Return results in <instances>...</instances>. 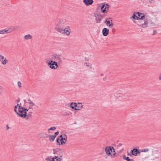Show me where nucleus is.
I'll list each match as a JSON object with an SVG mask.
<instances>
[{"mask_svg":"<svg viewBox=\"0 0 161 161\" xmlns=\"http://www.w3.org/2000/svg\"><path fill=\"white\" fill-rule=\"evenodd\" d=\"M65 20L63 19H59L55 22L56 28L58 32V29L64 28L65 26Z\"/></svg>","mask_w":161,"mask_h":161,"instance_id":"f257e3e1","label":"nucleus"},{"mask_svg":"<svg viewBox=\"0 0 161 161\" xmlns=\"http://www.w3.org/2000/svg\"><path fill=\"white\" fill-rule=\"evenodd\" d=\"M71 29L69 26H67L64 28H60L58 30V32L67 36H69L70 33Z\"/></svg>","mask_w":161,"mask_h":161,"instance_id":"f03ea898","label":"nucleus"},{"mask_svg":"<svg viewBox=\"0 0 161 161\" xmlns=\"http://www.w3.org/2000/svg\"><path fill=\"white\" fill-rule=\"evenodd\" d=\"M70 106L72 109L75 110H80L82 108L83 105L80 103H70Z\"/></svg>","mask_w":161,"mask_h":161,"instance_id":"7ed1b4c3","label":"nucleus"},{"mask_svg":"<svg viewBox=\"0 0 161 161\" xmlns=\"http://www.w3.org/2000/svg\"><path fill=\"white\" fill-rule=\"evenodd\" d=\"M46 63L49 67L52 69H56L58 66L57 62L53 60L50 61L48 63L46 62Z\"/></svg>","mask_w":161,"mask_h":161,"instance_id":"20e7f679","label":"nucleus"},{"mask_svg":"<svg viewBox=\"0 0 161 161\" xmlns=\"http://www.w3.org/2000/svg\"><path fill=\"white\" fill-rule=\"evenodd\" d=\"M149 20L147 18H145L144 19H142L140 20L137 25L139 26H142L143 28L147 27L148 26V24Z\"/></svg>","mask_w":161,"mask_h":161,"instance_id":"39448f33","label":"nucleus"},{"mask_svg":"<svg viewBox=\"0 0 161 161\" xmlns=\"http://www.w3.org/2000/svg\"><path fill=\"white\" fill-rule=\"evenodd\" d=\"M51 59L55 61H58V63H61L62 61L60 55L58 54H54L51 56Z\"/></svg>","mask_w":161,"mask_h":161,"instance_id":"423d86ee","label":"nucleus"},{"mask_svg":"<svg viewBox=\"0 0 161 161\" xmlns=\"http://www.w3.org/2000/svg\"><path fill=\"white\" fill-rule=\"evenodd\" d=\"M94 16L95 17V19L97 23H100L102 19L104 17V15H101L97 14H95Z\"/></svg>","mask_w":161,"mask_h":161,"instance_id":"0eeeda50","label":"nucleus"},{"mask_svg":"<svg viewBox=\"0 0 161 161\" xmlns=\"http://www.w3.org/2000/svg\"><path fill=\"white\" fill-rule=\"evenodd\" d=\"M109 8V5L108 4H103L101 7V10L103 13H107Z\"/></svg>","mask_w":161,"mask_h":161,"instance_id":"6e6552de","label":"nucleus"},{"mask_svg":"<svg viewBox=\"0 0 161 161\" xmlns=\"http://www.w3.org/2000/svg\"><path fill=\"white\" fill-rule=\"evenodd\" d=\"M111 146L106 147L105 148V152L106 154L109 156L112 157V148Z\"/></svg>","mask_w":161,"mask_h":161,"instance_id":"1a4fd4ad","label":"nucleus"},{"mask_svg":"<svg viewBox=\"0 0 161 161\" xmlns=\"http://www.w3.org/2000/svg\"><path fill=\"white\" fill-rule=\"evenodd\" d=\"M42 134H44L45 135V136L44 137L45 138H47L48 137H49V140L51 142H53L55 137L56 136L53 135H48L47 134H46V133H42Z\"/></svg>","mask_w":161,"mask_h":161,"instance_id":"9d476101","label":"nucleus"},{"mask_svg":"<svg viewBox=\"0 0 161 161\" xmlns=\"http://www.w3.org/2000/svg\"><path fill=\"white\" fill-rule=\"evenodd\" d=\"M160 153L157 151L156 150L153 152L152 156L153 159L154 160L159 157Z\"/></svg>","mask_w":161,"mask_h":161,"instance_id":"9b49d317","label":"nucleus"},{"mask_svg":"<svg viewBox=\"0 0 161 161\" xmlns=\"http://www.w3.org/2000/svg\"><path fill=\"white\" fill-rule=\"evenodd\" d=\"M104 23L106 24V25L108 27H112L113 26L114 24L112 23V20H109V19H107L104 21Z\"/></svg>","mask_w":161,"mask_h":161,"instance_id":"f8f14e48","label":"nucleus"},{"mask_svg":"<svg viewBox=\"0 0 161 161\" xmlns=\"http://www.w3.org/2000/svg\"><path fill=\"white\" fill-rule=\"evenodd\" d=\"M0 60L1 62L3 64L5 65L8 62V61L7 59L6 58L1 55H0Z\"/></svg>","mask_w":161,"mask_h":161,"instance_id":"ddd939ff","label":"nucleus"},{"mask_svg":"<svg viewBox=\"0 0 161 161\" xmlns=\"http://www.w3.org/2000/svg\"><path fill=\"white\" fill-rule=\"evenodd\" d=\"M114 96L116 99L120 100L122 98V94L119 92H117L115 93Z\"/></svg>","mask_w":161,"mask_h":161,"instance_id":"4468645a","label":"nucleus"},{"mask_svg":"<svg viewBox=\"0 0 161 161\" xmlns=\"http://www.w3.org/2000/svg\"><path fill=\"white\" fill-rule=\"evenodd\" d=\"M25 111V114H20V117L23 118H25L26 116H27V112L29 110V109L30 108H25L24 107H23V108H22Z\"/></svg>","mask_w":161,"mask_h":161,"instance_id":"2eb2a0df","label":"nucleus"},{"mask_svg":"<svg viewBox=\"0 0 161 161\" xmlns=\"http://www.w3.org/2000/svg\"><path fill=\"white\" fill-rule=\"evenodd\" d=\"M94 1L93 0H83V2L87 6H89L90 5H92Z\"/></svg>","mask_w":161,"mask_h":161,"instance_id":"dca6fc26","label":"nucleus"},{"mask_svg":"<svg viewBox=\"0 0 161 161\" xmlns=\"http://www.w3.org/2000/svg\"><path fill=\"white\" fill-rule=\"evenodd\" d=\"M28 104H29V108L33 109V106H35L36 104L33 102L30 99H28Z\"/></svg>","mask_w":161,"mask_h":161,"instance_id":"f3484780","label":"nucleus"},{"mask_svg":"<svg viewBox=\"0 0 161 161\" xmlns=\"http://www.w3.org/2000/svg\"><path fill=\"white\" fill-rule=\"evenodd\" d=\"M109 30L107 28H104L102 30V33L103 36H108L109 33Z\"/></svg>","mask_w":161,"mask_h":161,"instance_id":"a211bd4d","label":"nucleus"},{"mask_svg":"<svg viewBox=\"0 0 161 161\" xmlns=\"http://www.w3.org/2000/svg\"><path fill=\"white\" fill-rule=\"evenodd\" d=\"M132 154L134 156H137L138 153L140 154V152H139L138 149L136 148H134L131 151Z\"/></svg>","mask_w":161,"mask_h":161,"instance_id":"6ab92c4d","label":"nucleus"},{"mask_svg":"<svg viewBox=\"0 0 161 161\" xmlns=\"http://www.w3.org/2000/svg\"><path fill=\"white\" fill-rule=\"evenodd\" d=\"M23 108V107L21 106H19V113L18 112L17 113V114H18L19 116H20V114H25V111L22 108Z\"/></svg>","mask_w":161,"mask_h":161,"instance_id":"aec40b11","label":"nucleus"},{"mask_svg":"<svg viewBox=\"0 0 161 161\" xmlns=\"http://www.w3.org/2000/svg\"><path fill=\"white\" fill-rule=\"evenodd\" d=\"M56 141L58 145H62L64 144L65 142L63 141V138H58Z\"/></svg>","mask_w":161,"mask_h":161,"instance_id":"412c9836","label":"nucleus"},{"mask_svg":"<svg viewBox=\"0 0 161 161\" xmlns=\"http://www.w3.org/2000/svg\"><path fill=\"white\" fill-rule=\"evenodd\" d=\"M137 13L138 14V17L139 18L140 20L145 19V17L143 13H140L139 12H137Z\"/></svg>","mask_w":161,"mask_h":161,"instance_id":"4be33fe9","label":"nucleus"},{"mask_svg":"<svg viewBox=\"0 0 161 161\" xmlns=\"http://www.w3.org/2000/svg\"><path fill=\"white\" fill-rule=\"evenodd\" d=\"M32 38V36L30 34H28L24 36V38L26 40L31 39Z\"/></svg>","mask_w":161,"mask_h":161,"instance_id":"5701e85b","label":"nucleus"},{"mask_svg":"<svg viewBox=\"0 0 161 161\" xmlns=\"http://www.w3.org/2000/svg\"><path fill=\"white\" fill-rule=\"evenodd\" d=\"M123 158L127 161H134L133 159H130L128 157H126L125 155H123Z\"/></svg>","mask_w":161,"mask_h":161,"instance_id":"b1692460","label":"nucleus"},{"mask_svg":"<svg viewBox=\"0 0 161 161\" xmlns=\"http://www.w3.org/2000/svg\"><path fill=\"white\" fill-rule=\"evenodd\" d=\"M122 144L120 143L117 146L118 149L119 148L121 149L120 150V152H121V151H122L123 150V148L121 147L122 146Z\"/></svg>","mask_w":161,"mask_h":161,"instance_id":"393cba45","label":"nucleus"},{"mask_svg":"<svg viewBox=\"0 0 161 161\" xmlns=\"http://www.w3.org/2000/svg\"><path fill=\"white\" fill-rule=\"evenodd\" d=\"M132 18L135 19L136 20H139V18L138 16H136L135 14H134L132 16Z\"/></svg>","mask_w":161,"mask_h":161,"instance_id":"a878e982","label":"nucleus"},{"mask_svg":"<svg viewBox=\"0 0 161 161\" xmlns=\"http://www.w3.org/2000/svg\"><path fill=\"white\" fill-rule=\"evenodd\" d=\"M47 161H52V156L48 157L45 158Z\"/></svg>","mask_w":161,"mask_h":161,"instance_id":"bb28decb","label":"nucleus"},{"mask_svg":"<svg viewBox=\"0 0 161 161\" xmlns=\"http://www.w3.org/2000/svg\"><path fill=\"white\" fill-rule=\"evenodd\" d=\"M111 148H112V153H113V156H114L115 155V149L114 148V147H111Z\"/></svg>","mask_w":161,"mask_h":161,"instance_id":"cd10ccee","label":"nucleus"},{"mask_svg":"<svg viewBox=\"0 0 161 161\" xmlns=\"http://www.w3.org/2000/svg\"><path fill=\"white\" fill-rule=\"evenodd\" d=\"M8 31L7 30H3L2 31H0V34H3L6 33H7V32Z\"/></svg>","mask_w":161,"mask_h":161,"instance_id":"c85d7f7f","label":"nucleus"},{"mask_svg":"<svg viewBox=\"0 0 161 161\" xmlns=\"http://www.w3.org/2000/svg\"><path fill=\"white\" fill-rule=\"evenodd\" d=\"M56 129V128L55 126H53V127H51L48 130V133H50V132H49V130H55Z\"/></svg>","mask_w":161,"mask_h":161,"instance_id":"c756f323","label":"nucleus"},{"mask_svg":"<svg viewBox=\"0 0 161 161\" xmlns=\"http://www.w3.org/2000/svg\"><path fill=\"white\" fill-rule=\"evenodd\" d=\"M18 106H19V105L18 103L17 104V105L15 106V108L14 109V111L17 114V113H18L17 110V108Z\"/></svg>","mask_w":161,"mask_h":161,"instance_id":"7c9ffc66","label":"nucleus"},{"mask_svg":"<svg viewBox=\"0 0 161 161\" xmlns=\"http://www.w3.org/2000/svg\"><path fill=\"white\" fill-rule=\"evenodd\" d=\"M58 156H55L54 157L52 158V161H55L56 159L58 158Z\"/></svg>","mask_w":161,"mask_h":161,"instance_id":"2f4dec72","label":"nucleus"},{"mask_svg":"<svg viewBox=\"0 0 161 161\" xmlns=\"http://www.w3.org/2000/svg\"><path fill=\"white\" fill-rule=\"evenodd\" d=\"M18 86H19V87L20 88L22 87V86H21L22 83L20 81L18 82Z\"/></svg>","mask_w":161,"mask_h":161,"instance_id":"473e14b6","label":"nucleus"},{"mask_svg":"<svg viewBox=\"0 0 161 161\" xmlns=\"http://www.w3.org/2000/svg\"><path fill=\"white\" fill-rule=\"evenodd\" d=\"M148 1L150 3H154L155 2L154 0H148Z\"/></svg>","mask_w":161,"mask_h":161,"instance_id":"72a5a7b5","label":"nucleus"},{"mask_svg":"<svg viewBox=\"0 0 161 161\" xmlns=\"http://www.w3.org/2000/svg\"><path fill=\"white\" fill-rule=\"evenodd\" d=\"M53 154H56L58 152L55 149H53Z\"/></svg>","mask_w":161,"mask_h":161,"instance_id":"f704fd0d","label":"nucleus"},{"mask_svg":"<svg viewBox=\"0 0 161 161\" xmlns=\"http://www.w3.org/2000/svg\"><path fill=\"white\" fill-rule=\"evenodd\" d=\"M62 159L60 157L58 158L55 161H61Z\"/></svg>","mask_w":161,"mask_h":161,"instance_id":"c9c22d12","label":"nucleus"},{"mask_svg":"<svg viewBox=\"0 0 161 161\" xmlns=\"http://www.w3.org/2000/svg\"><path fill=\"white\" fill-rule=\"evenodd\" d=\"M24 102L25 103V106H26L27 105V104H28V101L27 102L26 100H24Z\"/></svg>","mask_w":161,"mask_h":161,"instance_id":"e433bc0d","label":"nucleus"},{"mask_svg":"<svg viewBox=\"0 0 161 161\" xmlns=\"http://www.w3.org/2000/svg\"><path fill=\"white\" fill-rule=\"evenodd\" d=\"M148 151V148H146V149H143V150H142V152H147Z\"/></svg>","mask_w":161,"mask_h":161,"instance_id":"4c0bfd02","label":"nucleus"},{"mask_svg":"<svg viewBox=\"0 0 161 161\" xmlns=\"http://www.w3.org/2000/svg\"><path fill=\"white\" fill-rule=\"evenodd\" d=\"M59 133V132L58 131H57V132H56L55 133V134L54 135H53L54 136H56H56L58 135Z\"/></svg>","mask_w":161,"mask_h":161,"instance_id":"58836bf2","label":"nucleus"},{"mask_svg":"<svg viewBox=\"0 0 161 161\" xmlns=\"http://www.w3.org/2000/svg\"><path fill=\"white\" fill-rule=\"evenodd\" d=\"M42 133H41L40 134L41 135H42V136H41V137L45 138L44 137L45 136V135H44V134H42Z\"/></svg>","mask_w":161,"mask_h":161,"instance_id":"ea45409f","label":"nucleus"},{"mask_svg":"<svg viewBox=\"0 0 161 161\" xmlns=\"http://www.w3.org/2000/svg\"><path fill=\"white\" fill-rule=\"evenodd\" d=\"M63 138H67V136L66 135L63 134Z\"/></svg>","mask_w":161,"mask_h":161,"instance_id":"a19ab883","label":"nucleus"},{"mask_svg":"<svg viewBox=\"0 0 161 161\" xmlns=\"http://www.w3.org/2000/svg\"><path fill=\"white\" fill-rule=\"evenodd\" d=\"M9 129V127L8 125L7 124L6 125V129L7 130H8Z\"/></svg>","mask_w":161,"mask_h":161,"instance_id":"79ce46f5","label":"nucleus"},{"mask_svg":"<svg viewBox=\"0 0 161 161\" xmlns=\"http://www.w3.org/2000/svg\"><path fill=\"white\" fill-rule=\"evenodd\" d=\"M158 79L159 80H161V73L158 76Z\"/></svg>","mask_w":161,"mask_h":161,"instance_id":"37998d69","label":"nucleus"},{"mask_svg":"<svg viewBox=\"0 0 161 161\" xmlns=\"http://www.w3.org/2000/svg\"><path fill=\"white\" fill-rule=\"evenodd\" d=\"M27 116L28 117H31V115L29 113H28L27 114Z\"/></svg>","mask_w":161,"mask_h":161,"instance_id":"c03bdc74","label":"nucleus"},{"mask_svg":"<svg viewBox=\"0 0 161 161\" xmlns=\"http://www.w3.org/2000/svg\"><path fill=\"white\" fill-rule=\"evenodd\" d=\"M58 138H63V135L60 136Z\"/></svg>","mask_w":161,"mask_h":161,"instance_id":"a18cd8bd","label":"nucleus"},{"mask_svg":"<svg viewBox=\"0 0 161 161\" xmlns=\"http://www.w3.org/2000/svg\"><path fill=\"white\" fill-rule=\"evenodd\" d=\"M85 64H86V66H87L88 67H90V65L89 64H87V63H86Z\"/></svg>","mask_w":161,"mask_h":161,"instance_id":"49530a36","label":"nucleus"},{"mask_svg":"<svg viewBox=\"0 0 161 161\" xmlns=\"http://www.w3.org/2000/svg\"><path fill=\"white\" fill-rule=\"evenodd\" d=\"M156 31H154V32H153V35H155V34L156 33Z\"/></svg>","mask_w":161,"mask_h":161,"instance_id":"de8ad7c7","label":"nucleus"},{"mask_svg":"<svg viewBox=\"0 0 161 161\" xmlns=\"http://www.w3.org/2000/svg\"><path fill=\"white\" fill-rule=\"evenodd\" d=\"M67 139H65L64 140H63V141H64V144L66 142H67Z\"/></svg>","mask_w":161,"mask_h":161,"instance_id":"09e8293b","label":"nucleus"},{"mask_svg":"<svg viewBox=\"0 0 161 161\" xmlns=\"http://www.w3.org/2000/svg\"><path fill=\"white\" fill-rule=\"evenodd\" d=\"M127 155H128V156H131V154H130V153H128V154H127Z\"/></svg>","mask_w":161,"mask_h":161,"instance_id":"8fccbe9b","label":"nucleus"},{"mask_svg":"<svg viewBox=\"0 0 161 161\" xmlns=\"http://www.w3.org/2000/svg\"><path fill=\"white\" fill-rule=\"evenodd\" d=\"M20 101V99H17V102H18V103H19V102Z\"/></svg>","mask_w":161,"mask_h":161,"instance_id":"3c124183","label":"nucleus"},{"mask_svg":"<svg viewBox=\"0 0 161 161\" xmlns=\"http://www.w3.org/2000/svg\"><path fill=\"white\" fill-rule=\"evenodd\" d=\"M106 77L104 78H103V80L105 81L106 80Z\"/></svg>","mask_w":161,"mask_h":161,"instance_id":"603ef678","label":"nucleus"},{"mask_svg":"<svg viewBox=\"0 0 161 161\" xmlns=\"http://www.w3.org/2000/svg\"><path fill=\"white\" fill-rule=\"evenodd\" d=\"M63 140H64L65 139H67V138H63Z\"/></svg>","mask_w":161,"mask_h":161,"instance_id":"864d4df0","label":"nucleus"},{"mask_svg":"<svg viewBox=\"0 0 161 161\" xmlns=\"http://www.w3.org/2000/svg\"><path fill=\"white\" fill-rule=\"evenodd\" d=\"M103 74H101V76H103Z\"/></svg>","mask_w":161,"mask_h":161,"instance_id":"5fc2aeb1","label":"nucleus"},{"mask_svg":"<svg viewBox=\"0 0 161 161\" xmlns=\"http://www.w3.org/2000/svg\"><path fill=\"white\" fill-rule=\"evenodd\" d=\"M1 88H0V92H1Z\"/></svg>","mask_w":161,"mask_h":161,"instance_id":"6e6d98bb","label":"nucleus"},{"mask_svg":"<svg viewBox=\"0 0 161 161\" xmlns=\"http://www.w3.org/2000/svg\"><path fill=\"white\" fill-rule=\"evenodd\" d=\"M60 157H62V156H60Z\"/></svg>","mask_w":161,"mask_h":161,"instance_id":"4d7b16f0","label":"nucleus"}]
</instances>
